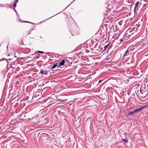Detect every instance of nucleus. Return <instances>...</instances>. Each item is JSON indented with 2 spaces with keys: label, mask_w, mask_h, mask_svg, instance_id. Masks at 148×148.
Listing matches in <instances>:
<instances>
[{
  "label": "nucleus",
  "mask_w": 148,
  "mask_h": 148,
  "mask_svg": "<svg viewBox=\"0 0 148 148\" xmlns=\"http://www.w3.org/2000/svg\"><path fill=\"white\" fill-rule=\"evenodd\" d=\"M135 30V33H136V34H137L139 33L140 32V28L139 27H137L136 28L134 27V30Z\"/></svg>",
  "instance_id": "7ed1b4c3"
},
{
  "label": "nucleus",
  "mask_w": 148,
  "mask_h": 148,
  "mask_svg": "<svg viewBox=\"0 0 148 148\" xmlns=\"http://www.w3.org/2000/svg\"><path fill=\"white\" fill-rule=\"evenodd\" d=\"M57 64H54L53 66L51 68V69H54L57 66Z\"/></svg>",
  "instance_id": "1a4fd4ad"
},
{
  "label": "nucleus",
  "mask_w": 148,
  "mask_h": 148,
  "mask_svg": "<svg viewBox=\"0 0 148 148\" xmlns=\"http://www.w3.org/2000/svg\"><path fill=\"white\" fill-rule=\"evenodd\" d=\"M30 33H29L28 34H30Z\"/></svg>",
  "instance_id": "5701e85b"
},
{
  "label": "nucleus",
  "mask_w": 148,
  "mask_h": 148,
  "mask_svg": "<svg viewBox=\"0 0 148 148\" xmlns=\"http://www.w3.org/2000/svg\"><path fill=\"white\" fill-rule=\"evenodd\" d=\"M121 41H123V39H121Z\"/></svg>",
  "instance_id": "6ab92c4d"
},
{
  "label": "nucleus",
  "mask_w": 148,
  "mask_h": 148,
  "mask_svg": "<svg viewBox=\"0 0 148 148\" xmlns=\"http://www.w3.org/2000/svg\"><path fill=\"white\" fill-rule=\"evenodd\" d=\"M140 92H141V93H142V92H141V91H140Z\"/></svg>",
  "instance_id": "4be33fe9"
},
{
  "label": "nucleus",
  "mask_w": 148,
  "mask_h": 148,
  "mask_svg": "<svg viewBox=\"0 0 148 148\" xmlns=\"http://www.w3.org/2000/svg\"><path fill=\"white\" fill-rule=\"evenodd\" d=\"M23 58H19V59L20 60H21V59H23Z\"/></svg>",
  "instance_id": "dca6fc26"
},
{
  "label": "nucleus",
  "mask_w": 148,
  "mask_h": 148,
  "mask_svg": "<svg viewBox=\"0 0 148 148\" xmlns=\"http://www.w3.org/2000/svg\"><path fill=\"white\" fill-rule=\"evenodd\" d=\"M148 41L146 38L141 39L136 44V46L138 49L142 48V49H144L148 46Z\"/></svg>",
  "instance_id": "f257e3e1"
},
{
  "label": "nucleus",
  "mask_w": 148,
  "mask_h": 148,
  "mask_svg": "<svg viewBox=\"0 0 148 148\" xmlns=\"http://www.w3.org/2000/svg\"><path fill=\"white\" fill-rule=\"evenodd\" d=\"M59 67V66H58L57 67V68Z\"/></svg>",
  "instance_id": "aec40b11"
},
{
  "label": "nucleus",
  "mask_w": 148,
  "mask_h": 148,
  "mask_svg": "<svg viewBox=\"0 0 148 148\" xmlns=\"http://www.w3.org/2000/svg\"><path fill=\"white\" fill-rule=\"evenodd\" d=\"M40 73L41 74L46 75L47 73V72L46 70H41L40 71Z\"/></svg>",
  "instance_id": "20e7f679"
},
{
  "label": "nucleus",
  "mask_w": 148,
  "mask_h": 148,
  "mask_svg": "<svg viewBox=\"0 0 148 148\" xmlns=\"http://www.w3.org/2000/svg\"><path fill=\"white\" fill-rule=\"evenodd\" d=\"M101 82V80H100L99 81V83L100 82Z\"/></svg>",
  "instance_id": "a211bd4d"
},
{
  "label": "nucleus",
  "mask_w": 148,
  "mask_h": 148,
  "mask_svg": "<svg viewBox=\"0 0 148 148\" xmlns=\"http://www.w3.org/2000/svg\"><path fill=\"white\" fill-rule=\"evenodd\" d=\"M109 43H108V44H107L106 45H105L103 47V51H105L108 47L109 45Z\"/></svg>",
  "instance_id": "6e6552de"
},
{
  "label": "nucleus",
  "mask_w": 148,
  "mask_h": 148,
  "mask_svg": "<svg viewBox=\"0 0 148 148\" xmlns=\"http://www.w3.org/2000/svg\"><path fill=\"white\" fill-rule=\"evenodd\" d=\"M38 52L39 53H44V52H43V51H38Z\"/></svg>",
  "instance_id": "f8f14e48"
},
{
  "label": "nucleus",
  "mask_w": 148,
  "mask_h": 148,
  "mask_svg": "<svg viewBox=\"0 0 148 148\" xmlns=\"http://www.w3.org/2000/svg\"><path fill=\"white\" fill-rule=\"evenodd\" d=\"M123 141L125 142L126 143H127L128 142V140L127 139H123Z\"/></svg>",
  "instance_id": "9d476101"
},
{
  "label": "nucleus",
  "mask_w": 148,
  "mask_h": 148,
  "mask_svg": "<svg viewBox=\"0 0 148 148\" xmlns=\"http://www.w3.org/2000/svg\"><path fill=\"white\" fill-rule=\"evenodd\" d=\"M146 107V106H143L141 107L140 108H137L136 109H135L134 110V112L136 113L137 112H140L141 110H142L145 108Z\"/></svg>",
  "instance_id": "f03ea898"
},
{
  "label": "nucleus",
  "mask_w": 148,
  "mask_h": 148,
  "mask_svg": "<svg viewBox=\"0 0 148 148\" xmlns=\"http://www.w3.org/2000/svg\"><path fill=\"white\" fill-rule=\"evenodd\" d=\"M18 0H16L14 2V3H16L18 2Z\"/></svg>",
  "instance_id": "4468645a"
},
{
  "label": "nucleus",
  "mask_w": 148,
  "mask_h": 148,
  "mask_svg": "<svg viewBox=\"0 0 148 148\" xmlns=\"http://www.w3.org/2000/svg\"><path fill=\"white\" fill-rule=\"evenodd\" d=\"M131 51H129L128 49L125 52L124 54V57L125 56H127L129 54L131 53H130Z\"/></svg>",
  "instance_id": "39448f33"
},
{
  "label": "nucleus",
  "mask_w": 148,
  "mask_h": 148,
  "mask_svg": "<svg viewBox=\"0 0 148 148\" xmlns=\"http://www.w3.org/2000/svg\"><path fill=\"white\" fill-rule=\"evenodd\" d=\"M134 113H135V112H134V111L133 110V111L132 112H129L128 113V114H129V115L132 114H134Z\"/></svg>",
  "instance_id": "9b49d317"
},
{
  "label": "nucleus",
  "mask_w": 148,
  "mask_h": 148,
  "mask_svg": "<svg viewBox=\"0 0 148 148\" xmlns=\"http://www.w3.org/2000/svg\"><path fill=\"white\" fill-rule=\"evenodd\" d=\"M65 62V60H63L61 62L59 63V65L60 66H62L64 65Z\"/></svg>",
  "instance_id": "423d86ee"
},
{
  "label": "nucleus",
  "mask_w": 148,
  "mask_h": 148,
  "mask_svg": "<svg viewBox=\"0 0 148 148\" xmlns=\"http://www.w3.org/2000/svg\"><path fill=\"white\" fill-rule=\"evenodd\" d=\"M123 38H125V36H123Z\"/></svg>",
  "instance_id": "f3484780"
},
{
  "label": "nucleus",
  "mask_w": 148,
  "mask_h": 148,
  "mask_svg": "<svg viewBox=\"0 0 148 148\" xmlns=\"http://www.w3.org/2000/svg\"><path fill=\"white\" fill-rule=\"evenodd\" d=\"M16 3H14V4H13V6L14 7H15L16 6Z\"/></svg>",
  "instance_id": "ddd939ff"
},
{
  "label": "nucleus",
  "mask_w": 148,
  "mask_h": 148,
  "mask_svg": "<svg viewBox=\"0 0 148 148\" xmlns=\"http://www.w3.org/2000/svg\"><path fill=\"white\" fill-rule=\"evenodd\" d=\"M25 22H26V23H31L33 24V23L29 22V21H25Z\"/></svg>",
  "instance_id": "2eb2a0df"
},
{
  "label": "nucleus",
  "mask_w": 148,
  "mask_h": 148,
  "mask_svg": "<svg viewBox=\"0 0 148 148\" xmlns=\"http://www.w3.org/2000/svg\"><path fill=\"white\" fill-rule=\"evenodd\" d=\"M114 0V1H115V2L116 1V0Z\"/></svg>",
  "instance_id": "412c9836"
},
{
  "label": "nucleus",
  "mask_w": 148,
  "mask_h": 148,
  "mask_svg": "<svg viewBox=\"0 0 148 148\" xmlns=\"http://www.w3.org/2000/svg\"><path fill=\"white\" fill-rule=\"evenodd\" d=\"M139 3H140V2L139 1H138V2H137L136 3V4H135V8H134V10L137 7H138Z\"/></svg>",
  "instance_id": "0eeeda50"
}]
</instances>
